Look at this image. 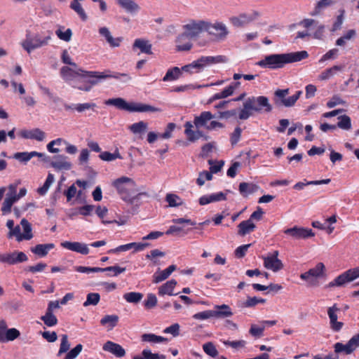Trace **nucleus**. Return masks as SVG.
Here are the masks:
<instances>
[{
	"instance_id": "20e7f679",
	"label": "nucleus",
	"mask_w": 359,
	"mask_h": 359,
	"mask_svg": "<svg viewBox=\"0 0 359 359\" xmlns=\"http://www.w3.org/2000/svg\"><path fill=\"white\" fill-rule=\"evenodd\" d=\"M272 111V106L266 96H252L248 97L243 103V108L240 110L238 118L246 120L252 115V112L269 113Z\"/></svg>"
},
{
	"instance_id": "052dcab7",
	"label": "nucleus",
	"mask_w": 359,
	"mask_h": 359,
	"mask_svg": "<svg viewBox=\"0 0 359 359\" xmlns=\"http://www.w3.org/2000/svg\"><path fill=\"white\" fill-rule=\"evenodd\" d=\"M60 74L64 79H67L72 77L74 74L81 75V72L79 70L77 72H74L70 67L64 66L60 69Z\"/></svg>"
},
{
	"instance_id": "393cba45",
	"label": "nucleus",
	"mask_w": 359,
	"mask_h": 359,
	"mask_svg": "<svg viewBox=\"0 0 359 359\" xmlns=\"http://www.w3.org/2000/svg\"><path fill=\"white\" fill-rule=\"evenodd\" d=\"M345 67L344 65H334L323 71L319 75V79L321 81L329 80L335 76L339 72H341Z\"/></svg>"
},
{
	"instance_id": "e2e57ef3",
	"label": "nucleus",
	"mask_w": 359,
	"mask_h": 359,
	"mask_svg": "<svg viewBox=\"0 0 359 359\" xmlns=\"http://www.w3.org/2000/svg\"><path fill=\"white\" fill-rule=\"evenodd\" d=\"M339 53V50L337 48H332L328 50L325 54H324L321 58L319 60V62H323L324 61L334 59L337 57Z\"/></svg>"
},
{
	"instance_id": "a19ab883",
	"label": "nucleus",
	"mask_w": 359,
	"mask_h": 359,
	"mask_svg": "<svg viewBox=\"0 0 359 359\" xmlns=\"http://www.w3.org/2000/svg\"><path fill=\"white\" fill-rule=\"evenodd\" d=\"M148 128L147 123L144 121H139L129 126L130 130L134 134H141L147 130Z\"/></svg>"
},
{
	"instance_id": "603ef678",
	"label": "nucleus",
	"mask_w": 359,
	"mask_h": 359,
	"mask_svg": "<svg viewBox=\"0 0 359 359\" xmlns=\"http://www.w3.org/2000/svg\"><path fill=\"white\" fill-rule=\"evenodd\" d=\"M97 107L96 104L94 102H86V103H79L76 104L74 106V109L77 112L81 113L85 111L86 110L92 109L94 110V109Z\"/></svg>"
},
{
	"instance_id": "69168bd1",
	"label": "nucleus",
	"mask_w": 359,
	"mask_h": 359,
	"mask_svg": "<svg viewBox=\"0 0 359 359\" xmlns=\"http://www.w3.org/2000/svg\"><path fill=\"white\" fill-rule=\"evenodd\" d=\"M142 356L147 359H165V355L158 353H152L150 350L144 349L142 352Z\"/></svg>"
},
{
	"instance_id": "bb28decb",
	"label": "nucleus",
	"mask_w": 359,
	"mask_h": 359,
	"mask_svg": "<svg viewBox=\"0 0 359 359\" xmlns=\"http://www.w3.org/2000/svg\"><path fill=\"white\" fill-rule=\"evenodd\" d=\"M226 199V195L222 192L212 194L209 196H203L199 198V203L201 205H205L212 202L220 201H225Z\"/></svg>"
},
{
	"instance_id": "c03bdc74",
	"label": "nucleus",
	"mask_w": 359,
	"mask_h": 359,
	"mask_svg": "<svg viewBox=\"0 0 359 359\" xmlns=\"http://www.w3.org/2000/svg\"><path fill=\"white\" fill-rule=\"evenodd\" d=\"M41 320H43L44 324L48 327H53L57 325V319L53 313L46 312L44 316L41 317Z\"/></svg>"
},
{
	"instance_id": "2eb2a0df",
	"label": "nucleus",
	"mask_w": 359,
	"mask_h": 359,
	"mask_svg": "<svg viewBox=\"0 0 359 359\" xmlns=\"http://www.w3.org/2000/svg\"><path fill=\"white\" fill-rule=\"evenodd\" d=\"M28 260L27 255L21 251L14 250L0 254V262L8 265L18 264Z\"/></svg>"
},
{
	"instance_id": "79ce46f5",
	"label": "nucleus",
	"mask_w": 359,
	"mask_h": 359,
	"mask_svg": "<svg viewBox=\"0 0 359 359\" xmlns=\"http://www.w3.org/2000/svg\"><path fill=\"white\" fill-rule=\"evenodd\" d=\"M50 164L57 170H68L71 168V163L63 158H57L52 161Z\"/></svg>"
},
{
	"instance_id": "bf43d9fd",
	"label": "nucleus",
	"mask_w": 359,
	"mask_h": 359,
	"mask_svg": "<svg viewBox=\"0 0 359 359\" xmlns=\"http://www.w3.org/2000/svg\"><path fill=\"white\" fill-rule=\"evenodd\" d=\"M82 349V344H77L74 348L67 353L65 359H75L81 352Z\"/></svg>"
},
{
	"instance_id": "423d86ee",
	"label": "nucleus",
	"mask_w": 359,
	"mask_h": 359,
	"mask_svg": "<svg viewBox=\"0 0 359 359\" xmlns=\"http://www.w3.org/2000/svg\"><path fill=\"white\" fill-rule=\"evenodd\" d=\"M227 61L228 59L225 55L201 56L191 63L182 67V70L192 74L202 72L207 67L219 63H225Z\"/></svg>"
},
{
	"instance_id": "7c9ffc66",
	"label": "nucleus",
	"mask_w": 359,
	"mask_h": 359,
	"mask_svg": "<svg viewBox=\"0 0 359 359\" xmlns=\"http://www.w3.org/2000/svg\"><path fill=\"white\" fill-rule=\"evenodd\" d=\"M182 76V68L173 67L168 69L165 75L163 78V81H173L179 79Z\"/></svg>"
},
{
	"instance_id": "8fccbe9b",
	"label": "nucleus",
	"mask_w": 359,
	"mask_h": 359,
	"mask_svg": "<svg viewBox=\"0 0 359 359\" xmlns=\"http://www.w3.org/2000/svg\"><path fill=\"white\" fill-rule=\"evenodd\" d=\"M264 325H261L258 326L255 324H252L249 330V333L255 338H260L264 336Z\"/></svg>"
},
{
	"instance_id": "0eeeda50",
	"label": "nucleus",
	"mask_w": 359,
	"mask_h": 359,
	"mask_svg": "<svg viewBox=\"0 0 359 359\" xmlns=\"http://www.w3.org/2000/svg\"><path fill=\"white\" fill-rule=\"evenodd\" d=\"M79 71L81 72V76L83 77H89L90 79L87 81L91 87L97 85L102 80L114 78L116 79H122L123 82H127L131 80V76L128 74L119 73L116 72H111L109 69H106L104 72H96V71H85L82 69H79Z\"/></svg>"
},
{
	"instance_id": "4468645a",
	"label": "nucleus",
	"mask_w": 359,
	"mask_h": 359,
	"mask_svg": "<svg viewBox=\"0 0 359 359\" xmlns=\"http://www.w3.org/2000/svg\"><path fill=\"white\" fill-rule=\"evenodd\" d=\"M50 38V34L43 39L39 34H36L33 37H27L22 42V46L27 53H30L33 50L47 45Z\"/></svg>"
},
{
	"instance_id": "a211bd4d",
	"label": "nucleus",
	"mask_w": 359,
	"mask_h": 359,
	"mask_svg": "<svg viewBox=\"0 0 359 359\" xmlns=\"http://www.w3.org/2000/svg\"><path fill=\"white\" fill-rule=\"evenodd\" d=\"M284 233L291 236L294 239H306L313 237L315 233L312 229L294 226L292 228L287 229L284 231Z\"/></svg>"
},
{
	"instance_id": "c756f323",
	"label": "nucleus",
	"mask_w": 359,
	"mask_h": 359,
	"mask_svg": "<svg viewBox=\"0 0 359 359\" xmlns=\"http://www.w3.org/2000/svg\"><path fill=\"white\" fill-rule=\"evenodd\" d=\"M177 285V281L174 279L167 281L165 283L163 284L158 288V294L160 296H163L165 294L168 295H177L178 293H173V290Z\"/></svg>"
},
{
	"instance_id": "f03ea898",
	"label": "nucleus",
	"mask_w": 359,
	"mask_h": 359,
	"mask_svg": "<svg viewBox=\"0 0 359 359\" xmlns=\"http://www.w3.org/2000/svg\"><path fill=\"white\" fill-rule=\"evenodd\" d=\"M114 187L116 189L121 198L130 205L139 206L142 196H149L147 192H139L135 181L128 177H121L113 182Z\"/></svg>"
},
{
	"instance_id": "c85d7f7f",
	"label": "nucleus",
	"mask_w": 359,
	"mask_h": 359,
	"mask_svg": "<svg viewBox=\"0 0 359 359\" xmlns=\"http://www.w3.org/2000/svg\"><path fill=\"white\" fill-rule=\"evenodd\" d=\"M117 3L127 13L131 14L138 12L140 8L133 0H118Z\"/></svg>"
},
{
	"instance_id": "ea45409f",
	"label": "nucleus",
	"mask_w": 359,
	"mask_h": 359,
	"mask_svg": "<svg viewBox=\"0 0 359 359\" xmlns=\"http://www.w3.org/2000/svg\"><path fill=\"white\" fill-rule=\"evenodd\" d=\"M64 29H65L64 27H60L55 31V34L57 35V36L60 39H61V40H62L64 41H66V42H69L71 40V39H72V31L69 28H68L66 30L63 31Z\"/></svg>"
},
{
	"instance_id": "9d476101",
	"label": "nucleus",
	"mask_w": 359,
	"mask_h": 359,
	"mask_svg": "<svg viewBox=\"0 0 359 359\" xmlns=\"http://www.w3.org/2000/svg\"><path fill=\"white\" fill-rule=\"evenodd\" d=\"M359 277V266L347 270L330 282L326 287H344Z\"/></svg>"
},
{
	"instance_id": "f704fd0d",
	"label": "nucleus",
	"mask_w": 359,
	"mask_h": 359,
	"mask_svg": "<svg viewBox=\"0 0 359 359\" xmlns=\"http://www.w3.org/2000/svg\"><path fill=\"white\" fill-rule=\"evenodd\" d=\"M160 109L158 108L154 107L149 104L137 103V104H130V111H137V112H156L159 111Z\"/></svg>"
},
{
	"instance_id": "b1692460",
	"label": "nucleus",
	"mask_w": 359,
	"mask_h": 359,
	"mask_svg": "<svg viewBox=\"0 0 359 359\" xmlns=\"http://www.w3.org/2000/svg\"><path fill=\"white\" fill-rule=\"evenodd\" d=\"M133 50L138 48L142 53L151 55L152 45L151 43L144 39H136L133 45Z\"/></svg>"
},
{
	"instance_id": "338daca9",
	"label": "nucleus",
	"mask_w": 359,
	"mask_h": 359,
	"mask_svg": "<svg viewBox=\"0 0 359 359\" xmlns=\"http://www.w3.org/2000/svg\"><path fill=\"white\" fill-rule=\"evenodd\" d=\"M47 267V264L45 263H38L35 266H29L25 268L26 271H29L31 273H36V272H41L43 271Z\"/></svg>"
},
{
	"instance_id": "6e6552de",
	"label": "nucleus",
	"mask_w": 359,
	"mask_h": 359,
	"mask_svg": "<svg viewBox=\"0 0 359 359\" xmlns=\"http://www.w3.org/2000/svg\"><path fill=\"white\" fill-rule=\"evenodd\" d=\"M289 92V88L277 89L274 92L273 102L276 107H291L294 106L302 93L301 90H297L294 95L287 97Z\"/></svg>"
},
{
	"instance_id": "ddd939ff",
	"label": "nucleus",
	"mask_w": 359,
	"mask_h": 359,
	"mask_svg": "<svg viewBox=\"0 0 359 359\" xmlns=\"http://www.w3.org/2000/svg\"><path fill=\"white\" fill-rule=\"evenodd\" d=\"M279 252L275 250L271 253H269L266 256H262L264 266L273 272H278L282 270L284 267L282 261L278 259Z\"/></svg>"
},
{
	"instance_id": "4d7b16f0",
	"label": "nucleus",
	"mask_w": 359,
	"mask_h": 359,
	"mask_svg": "<svg viewBox=\"0 0 359 359\" xmlns=\"http://www.w3.org/2000/svg\"><path fill=\"white\" fill-rule=\"evenodd\" d=\"M126 161L124 164L128 170H132L142 165L144 162L142 158H124Z\"/></svg>"
},
{
	"instance_id": "e433bc0d",
	"label": "nucleus",
	"mask_w": 359,
	"mask_h": 359,
	"mask_svg": "<svg viewBox=\"0 0 359 359\" xmlns=\"http://www.w3.org/2000/svg\"><path fill=\"white\" fill-rule=\"evenodd\" d=\"M107 105H113L118 109L130 111V104L126 102L125 100L121 97L109 99L105 102Z\"/></svg>"
},
{
	"instance_id": "412c9836",
	"label": "nucleus",
	"mask_w": 359,
	"mask_h": 359,
	"mask_svg": "<svg viewBox=\"0 0 359 359\" xmlns=\"http://www.w3.org/2000/svg\"><path fill=\"white\" fill-rule=\"evenodd\" d=\"M60 245L67 250L81 255H88L90 252L88 245L80 242L64 241L60 243Z\"/></svg>"
},
{
	"instance_id": "f8f14e48",
	"label": "nucleus",
	"mask_w": 359,
	"mask_h": 359,
	"mask_svg": "<svg viewBox=\"0 0 359 359\" xmlns=\"http://www.w3.org/2000/svg\"><path fill=\"white\" fill-rule=\"evenodd\" d=\"M206 26V32L210 36H212L217 41L224 40L229 34V30L226 25L222 22H215L211 23L208 21Z\"/></svg>"
},
{
	"instance_id": "39448f33",
	"label": "nucleus",
	"mask_w": 359,
	"mask_h": 359,
	"mask_svg": "<svg viewBox=\"0 0 359 359\" xmlns=\"http://www.w3.org/2000/svg\"><path fill=\"white\" fill-rule=\"evenodd\" d=\"M215 116L208 111H202L199 116H196L194 119V123H192L190 121H187L184 124V133L190 142H195L198 140L200 137L203 136V134L201 131L197 130L196 131L193 130L192 128L194 125L196 127V128H205L208 126V123Z\"/></svg>"
},
{
	"instance_id": "6e6d98bb",
	"label": "nucleus",
	"mask_w": 359,
	"mask_h": 359,
	"mask_svg": "<svg viewBox=\"0 0 359 359\" xmlns=\"http://www.w3.org/2000/svg\"><path fill=\"white\" fill-rule=\"evenodd\" d=\"M330 182V179H326V180H316V181H310L306 183L297 182L294 186V189L300 190V189H302L306 185H309V184L318 185V184H328Z\"/></svg>"
},
{
	"instance_id": "774afa93",
	"label": "nucleus",
	"mask_w": 359,
	"mask_h": 359,
	"mask_svg": "<svg viewBox=\"0 0 359 359\" xmlns=\"http://www.w3.org/2000/svg\"><path fill=\"white\" fill-rule=\"evenodd\" d=\"M163 333L171 334L173 337H177L180 334V325L175 323L170 327H166L163 330Z\"/></svg>"
},
{
	"instance_id": "0e129e2a",
	"label": "nucleus",
	"mask_w": 359,
	"mask_h": 359,
	"mask_svg": "<svg viewBox=\"0 0 359 359\" xmlns=\"http://www.w3.org/2000/svg\"><path fill=\"white\" fill-rule=\"evenodd\" d=\"M215 149V142H209V143H207L205 144H204L202 148H201V156L203 157V156H207L208 155H210L213 149Z\"/></svg>"
},
{
	"instance_id": "2f4dec72",
	"label": "nucleus",
	"mask_w": 359,
	"mask_h": 359,
	"mask_svg": "<svg viewBox=\"0 0 359 359\" xmlns=\"http://www.w3.org/2000/svg\"><path fill=\"white\" fill-rule=\"evenodd\" d=\"M118 319L117 315H106L100 320V324L109 331L116 326Z\"/></svg>"
},
{
	"instance_id": "cd10ccee",
	"label": "nucleus",
	"mask_w": 359,
	"mask_h": 359,
	"mask_svg": "<svg viewBox=\"0 0 359 359\" xmlns=\"http://www.w3.org/2000/svg\"><path fill=\"white\" fill-rule=\"evenodd\" d=\"M175 270L176 266L172 264L165 270L156 271L154 275V283H158L167 279L170 275Z\"/></svg>"
},
{
	"instance_id": "09e8293b",
	"label": "nucleus",
	"mask_w": 359,
	"mask_h": 359,
	"mask_svg": "<svg viewBox=\"0 0 359 359\" xmlns=\"http://www.w3.org/2000/svg\"><path fill=\"white\" fill-rule=\"evenodd\" d=\"M53 182L54 176L53 174L49 173L43 185L41 187L38 188V194H40L41 196L45 195L47 193L50 185L53 183Z\"/></svg>"
},
{
	"instance_id": "a18cd8bd",
	"label": "nucleus",
	"mask_w": 359,
	"mask_h": 359,
	"mask_svg": "<svg viewBox=\"0 0 359 359\" xmlns=\"http://www.w3.org/2000/svg\"><path fill=\"white\" fill-rule=\"evenodd\" d=\"M165 201L170 207H177L183 204L182 200L174 194H168L165 196Z\"/></svg>"
},
{
	"instance_id": "4c0bfd02",
	"label": "nucleus",
	"mask_w": 359,
	"mask_h": 359,
	"mask_svg": "<svg viewBox=\"0 0 359 359\" xmlns=\"http://www.w3.org/2000/svg\"><path fill=\"white\" fill-rule=\"evenodd\" d=\"M233 88L229 86L224 88L222 91L215 93L211 97L209 98L208 103L210 104L216 100L226 98L233 95Z\"/></svg>"
},
{
	"instance_id": "de8ad7c7",
	"label": "nucleus",
	"mask_w": 359,
	"mask_h": 359,
	"mask_svg": "<svg viewBox=\"0 0 359 359\" xmlns=\"http://www.w3.org/2000/svg\"><path fill=\"white\" fill-rule=\"evenodd\" d=\"M70 348V343L68 339V336L67 334H62L61 336V343L60 346V349L57 354V356L62 355L63 353H67Z\"/></svg>"
},
{
	"instance_id": "37998d69",
	"label": "nucleus",
	"mask_w": 359,
	"mask_h": 359,
	"mask_svg": "<svg viewBox=\"0 0 359 359\" xmlns=\"http://www.w3.org/2000/svg\"><path fill=\"white\" fill-rule=\"evenodd\" d=\"M338 123L336 126L343 130H350L351 128V120L347 115H342L338 117Z\"/></svg>"
},
{
	"instance_id": "864d4df0",
	"label": "nucleus",
	"mask_w": 359,
	"mask_h": 359,
	"mask_svg": "<svg viewBox=\"0 0 359 359\" xmlns=\"http://www.w3.org/2000/svg\"><path fill=\"white\" fill-rule=\"evenodd\" d=\"M203 348L204 352L208 355L215 358L218 355V351L212 342H208L203 344Z\"/></svg>"
},
{
	"instance_id": "5fc2aeb1",
	"label": "nucleus",
	"mask_w": 359,
	"mask_h": 359,
	"mask_svg": "<svg viewBox=\"0 0 359 359\" xmlns=\"http://www.w3.org/2000/svg\"><path fill=\"white\" fill-rule=\"evenodd\" d=\"M100 296L98 293H89L87 295L86 301L83 303L84 306L90 305L95 306L100 302Z\"/></svg>"
},
{
	"instance_id": "dca6fc26",
	"label": "nucleus",
	"mask_w": 359,
	"mask_h": 359,
	"mask_svg": "<svg viewBox=\"0 0 359 359\" xmlns=\"http://www.w3.org/2000/svg\"><path fill=\"white\" fill-rule=\"evenodd\" d=\"M208 163L210 165V172L204 171L200 173L199 177L197 179V184L199 186H202L204 184V180L202 179V177L205 175L206 180H211L212 178V173H217L223 167L224 165V161H216L212 158H210L208 161Z\"/></svg>"
},
{
	"instance_id": "9b49d317",
	"label": "nucleus",
	"mask_w": 359,
	"mask_h": 359,
	"mask_svg": "<svg viewBox=\"0 0 359 359\" xmlns=\"http://www.w3.org/2000/svg\"><path fill=\"white\" fill-rule=\"evenodd\" d=\"M47 149L50 153H59L65 151L70 155H74L77 152V147L69 144L62 138L52 140L47 145Z\"/></svg>"
},
{
	"instance_id": "49530a36",
	"label": "nucleus",
	"mask_w": 359,
	"mask_h": 359,
	"mask_svg": "<svg viewBox=\"0 0 359 359\" xmlns=\"http://www.w3.org/2000/svg\"><path fill=\"white\" fill-rule=\"evenodd\" d=\"M142 297L143 294L142 293L135 292H128L123 295V298L126 302L134 304H137L140 302Z\"/></svg>"
},
{
	"instance_id": "7ed1b4c3",
	"label": "nucleus",
	"mask_w": 359,
	"mask_h": 359,
	"mask_svg": "<svg viewBox=\"0 0 359 359\" xmlns=\"http://www.w3.org/2000/svg\"><path fill=\"white\" fill-rule=\"evenodd\" d=\"M208 21L203 20H190L189 22L183 25L184 32L180 34L176 40V47L178 51H188L189 50L193 44L191 41H188L186 43H182L184 39H195L199 36V35L206 32V26L208 25Z\"/></svg>"
},
{
	"instance_id": "a878e982",
	"label": "nucleus",
	"mask_w": 359,
	"mask_h": 359,
	"mask_svg": "<svg viewBox=\"0 0 359 359\" xmlns=\"http://www.w3.org/2000/svg\"><path fill=\"white\" fill-rule=\"evenodd\" d=\"M103 349L114 354L117 357H123L126 354L124 348L119 344L112 341H107L104 346Z\"/></svg>"
},
{
	"instance_id": "4be33fe9",
	"label": "nucleus",
	"mask_w": 359,
	"mask_h": 359,
	"mask_svg": "<svg viewBox=\"0 0 359 359\" xmlns=\"http://www.w3.org/2000/svg\"><path fill=\"white\" fill-rule=\"evenodd\" d=\"M99 34L100 36L105 38L107 42L111 48L118 47L122 41L121 37L114 38L109 29L106 27H102L99 29Z\"/></svg>"
},
{
	"instance_id": "3c124183",
	"label": "nucleus",
	"mask_w": 359,
	"mask_h": 359,
	"mask_svg": "<svg viewBox=\"0 0 359 359\" xmlns=\"http://www.w3.org/2000/svg\"><path fill=\"white\" fill-rule=\"evenodd\" d=\"M20 335V332L16 328H7L4 336V342L13 341L18 338Z\"/></svg>"
},
{
	"instance_id": "680f3d73",
	"label": "nucleus",
	"mask_w": 359,
	"mask_h": 359,
	"mask_svg": "<svg viewBox=\"0 0 359 359\" xmlns=\"http://www.w3.org/2000/svg\"><path fill=\"white\" fill-rule=\"evenodd\" d=\"M193 318L198 320H204L211 318H213L212 310H206L202 312L195 313Z\"/></svg>"
},
{
	"instance_id": "f3484780",
	"label": "nucleus",
	"mask_w": 359,
	"mask_h": 359,
	"mask_svg": "<svg viewBox=\"0 0 359 359\" xmlns=\"http://www.w3.org/2000/svg\"><path fill=\"white\" fill-rule=\"evenodd\" d=\"M259 15V13L254 11L250 13H240L238 16L230 18L229 20L234 27H240L250 24L256 20Z\"/></svg>"
},
{
	"instance_id": "72a5a7b5",
	"label": "nucleus",
	"mask_w": 359,
	"mask_h": 359,
	"mask_svg": "<svg viewBox=\"0 0 359 359\" xmlns=\"http://www.w3.org/2000/svg\"><path fill=\"white\" fill-rule=\"evenodd\" d=\"M255 224L251 221V219H248L245 221L241 222L238 226V233L240 236H245L252 231H253L255 229Z\"/></svg>"
},
{
	"instance_id": "58836bf2",
	"label": "nucleus",
	"mask_w": 359,
	"mask_h": 359,
	"mask_svg": "<svg viewBox=\"0 0 359 359\" xmlns=\"http://www.w3.org/2000/svg\"><path fill=\"white\" fill-rule=\"evenodd\" d=\"M20 224L24 231L22 236L23 240L29 241L32 239L33 238V233L32 232L31 224L26 219H22L20 222Z\"/></svg>"
},
{
	"instance_id": "f257e3e1",
	"label": "nucleus",
	"mask_w": 359,
	"mask_h": 359,
	"mask_svg": "<svg viewBox=\"0 0 359 359\" xmlns=\"http://www.w3.org/2000/svg\"><path fill=\"white\" fill-rule=\"evenodd\" d=\"M309 57L306 50L289 53L271 54L266 55L262 60L257 62V65L262 68L277 69H281L285 65L299 62Z\"/></svg>"
},
{
	"instance_id": "aec40b11",
	"label": "nucleus",
	"mask_w": 359,
	"mask_h": 359,
	"mask_svg": "<svg viewBox=\"0 0 359 359\" xmlns=\"http://www.w3.org/2000/svg\"><path fill=\"white\" fill-rule=\"evenodd\" d=\"M339 309L337 304H334L327 309V315L330 318V328L334 332H339L343 327L344 323L337 320V313Z\"/></svg>"
},
{
	"instance_id": "6ab92c4d",
	"label": "nucleus",
	"mask_w": 359,
	"mask_h": 359,
	"mask_svg": "<svg viewBox=\"0 0 359 359\" xmlns=\"http://www.w3.org/2000/svg\"><path fill=\"white\" fill-rule=\"evenodd\" d=\"M18 200V197H16V185L11 184L8 187V192L6 194V198L3 203L1 211L4 213L10 212L13 204Z\"/></svg>"
},
{
	"instance_id": "c9c22d12",
	"label": "nucleus",
	"mask_w": 359,
	"mask_h": 359,
	"mask_svg": "<svg viewBox=\"0 0 359 359\" xmlns=\"http://www.w3.org/2000/svg\"><path fill=\"white\" fill-rule=\"evenodd\" d=\"M259 189V187L253 183L241 182L239 184V191L243 196L253 194Z\"/></svg>"
},
{
	"instance_id": "1a4fd4ad",
	"label": "nucleus",
	"mask_w": 359,
	"mask_h": 359,
	"mask_svg": "<svg viewBox=\"0 0 359 359\" xmlns=\"http://www.w3.org/2000/svg\"><path fill=\"white\" fill-rule=\"evenodd\" d=\"M325 266L323 263L319 262L315 267L302 273L300 278L306 280L309 287H314L319 285V279L325 278Z\"/></svg>"
},
{
	"instance_id": "13d9d810",
	"label": "nucleus",
	"mask_w": 359,
	"mask_h": 359,
	"mask_svg": "<svg viewBox=\"0 0 359 359\" xmlns=\"http://www.w3.org/2000/svg\"><path fill=\"white\" fill-rule=\"evenodd\" d=\"M333 0H320L316 4L313 13L312 15H313L318 14L321 11V10L333 4Z\"/></svg>"
},
{
	"instance_id": "473e14b6",
	"label": "nucleus",
	"mask_w": 359,
	"mask_h": 359,
	"mask_svg": "<svg viewBox=\"0 0 359 359\" xmlns=\"http://www.w3.org/2000/svg\"><path fill=\"white\" fill-rule=\"evenodd\" d=\"M54 248L55 245L53 243L38 244L31 248V251L39 257H45L48 255L49 250Z\"/></svg>"
},
{
	"instance_id": "5701e85b",
	"label": "nucleus",
	"mask_w": 359,
	"mask_h": 359,
	"mask_svg": "<svg viewBox=\"0 0 359 359\" xmlns=\"http://www.w3.org/2000/svg\"><path fill=\"white\" fill-rule=\"evenodd\" d=\"M215 310H212L213 318H226L233 316V312L229 305H216Z\"/></svg>"
}]
</instances>
